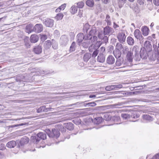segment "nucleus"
<instances>
[{
	"label": "nucleus",
	"mask_w": 159,
	"mask_h": 159,
	"mask_svg": "<svg viewBox=\"0 0 159 159\" xmlns=\"http://www.w3.org/2000/svg\"><path fill=\"white\" fill-rule=\"evenodd\" d=\"M33 139H34V143L37 144L40 141V139L44 140L46 138V135L45 134L42 132H40L37 134V136L33 137Z\"/></svg>",
	"instance_id": "nucleus-1"
},
{
	"label": "nucleus",
	"mask_w": 159,
	"mask_h": 159,
	"mask_svg": "<svg viewBox=\"0 0 159 159\" xmlns=\"http://www.w3.org/2000/svg\"><path fill=\"white\" fill-rule=\"evenodd\" d=\"M98 38L102 40V43H106L108 42V37L105 35L102 31L99 32L98 35Z\"/></svg>",
	"instance_id": "nucleus-2"
},
{
	"label": "nucleus",
	"mask_w": 159,
	"mask_h": 159,
	"mask_svg": "<svg viewBox=\"0 0 159 159\" xmlns=\"http://www.w3.org/2000/svg\"><path fill=\"white\" fill-rule=\"evenodd\" d=\"M69 40L68 36L65 35H62L60 39V44L62 46H66L68 44Z\"/></svg>",
	"instance_id": "nucleus-3"
},
{
	"label": "nucleus",
	"mask_w": 159,
	"mask_h": 159,
	"mask_svg": "<svg viewBox=\"0 0 159 159\" xmlns=\"http://www.w3.org/2000/svg\"><path fill=\"white\" fill-rule=\"evenodd\" d=\"M117 39L119 42L123 43L125 42L126 36L125 34V31H122L121 32H120L117 36Z\"/></svg>",
	"instance_id": "nucleus-4"
},
{
	"label": "nucleus",
	"mask_w": 159,
	"mask_h": 159,
	"mask_svg": "<svg viewBox=\"0 0 159 159\" xmlns=\"http://www.w3.org/2000/svg\"><path fill=\"white\" fill-rule=\"evenodd\" d=\"M101 44L100 41H98L95 44H92L89 47V51L92 52L98 49L100 47Z\"/></svg>",
	"instance_id": "nucleus-5"
},
{
	"label": "nucleus",
	"mask_w": 159,
	"mask_h": 159,
	"mask_svg": "<svg viewBox=\"0 0 159 159\" xmlns=\"http://www.w3.org/2000/svg\"><path fill=\"white\" fill-rule=\"evenodd\" d=\"M60 134V133L57 129H52V131L48 134L50 137L57 138Z\"/></svg>",
	"instance_id": "nucleus-6"
},
{
	"label": "nucleus",
	"mask_w": 159,
	"mask_h": 159,
	"mask_svg": "<svg viewBox=\"0 0 159 159\" xmlns=\"http://www.w3.org/2000/svg\"><path fill=\"white\" fill-rule=\"evenodd\" d=\"M143 49L146 50L147 51L149 52L152 50V46L150 44V41H146L143 44Z\"/></svg>",
	"instance_id": "nucleus-7"
},
{
	"label": "nucleus",
	"mask_w": 159,
	"mask_h": 159,
	"mask_svg": "<svg viewBox=\"0 0 159 159\" xmlns=\"http://www.w3.org/2000/svg\"><path fill=\"white\" fill-rule=\"evenodd\" d=\"M54 23V21L53 19L48 18L45 19L43 23L46 26L52 27Z\"/></svg>",
	"instance_id": "nucleus-8"
},
{
	"label": "nucleus",
	"mask_w": 159,
	"mask_h": 159,
	"mask_svg": "<svg viewBox=\"0 0 159 159\" xmlns=\"http://www.w3.org/2000/svg\"><path fill=\"white\" fill-rule=\"evenodd\" d=\"M114 30L111 27L109 26H106L104 28L103 32L105 35L107 36H110L113 32Z\"/></svg>",
	"instance_id": "nucleus-9"
},
{
	"label": "nucleus",
	"mask_w": 159,
	"mask_h": 159,
	"mask_svg": "<svg viewBox=\"0 0 159 159\" xmlns=\"http://www.w3.org/2000/svg\"><path fill=\"white\" fill-rule=\"evenodd\" d=\"M43 30V26L41 24H36L34 27L33 31L36 33H39Z\"/></svg>",
	"instance_id": "nucleus-10"
},
{
	"label": "nucleus",
	"mask_w": 159,
	"mask_h": 159,
	"mask_svg": "<svg viewBox=\"0 0 159 159\" xmlns=\"http://www.w3.org/2000/svg\"><path fill=\"white\" fill-rule=\"evenodd\" d=\"M134 35L135 38L138 39L141 41L143 39V38L142 36L141 32L138 29H136L134 32Z\"/></svg>",
	"instance_id": "nucleus-11"
},
{
	"label": "nucleus",
	"mask_w": 159,
	"mask_h": 159,
	"mask_svg": "<svg viewBox=\"0 0 159 159\" xmlns=\"http://www.w3.org/2000/svg\"><path fill=\"white\" fill-rule=\"evenodd\" d=\"M85 40H90L91 42H94L97 40V37L89 34V33L86 37H85Z\"/></svg>",
	"instance_id": "nucleus-12"
},
{
	"label": "nucleus",
	"mask_w": 159,
	"mask_h": 159,
	"mask_svg": "<svg viewBox=\"0 0 159 159\" xmlns=\"http://www.w3.org/2000/svg\"><path fill=\"white\" fill-rule=\"evenodd\" d=\"M148 51L141 48L140 51V57L143 59H146L148 57Z\"/></svg>",
	"instance_id": "nucleus-13"
},
{
	"label": "nucleus",
	"mask_w": 159,
	"mask_h": 159,
	"mask_svg": "<svg viewBox=\"0 0 159 159\" xmlns=\"http://www.w3.org/2000/svg\"><path fill=\"white\" fill-rule=\"evenodd\" d=\"M141 31L144 36H146L148 35L149 30L147 26H143L141 28Z\"/></svg>",
	"instance_id": "nucleus-14"
},
{
	"label": "nucleus",
	"mask_w": 159,
	"mask_h": 159,
	"mask_svg": "<svg viewBox=\"0 0 159 159\" xmlns=\"http://www.w3.org/2000/svg\"><path fill=\"white\" fill-rule=\"evenodd\" d=\"M106 61L109 64H112L115 62V59L113 56L109 55L107 58Z\"/></svg>",
	"instance_id": "nucleus-15"
},
{
	"label": "nucleus",
	"mask_w": 159,
	"mask_h": 159,
	"mask_svg": "<svg viewBox=\"0 0 159 159\" xmlns=\"http://www.w3.org/2000/svg\"><path fill=\"white\" fill-rule=\"evenodd\" d=\"M93 42H91L89 40H85L84 39V41L82 43V46L85 48H87L91 44H92Z\"/></svg>",
	"instance_id": "nucleus-16"
},
{
	"label": "nucleus",
	"mask_w": 159,
	"mask_h": 159,
	"mask_svg": "<svg viewBox=\"0 0 159 159\" xmlns=\"http://www.w3.org/2000/svg\"><path fill=\"white\" fill-rule=\"evenodd\" d=\"M77 42L79 43L81 42L83 39H84L85 37L84 35L82 33H79L77 36Z\"/></svg>",
	"instance_id": "nucleus-17"
},
{
	"label": "nucleus",
	"mask_w": 159,
	"mask_h": 159,
	"mask_svg": "<svg viewBox=\"0 0 159 159\" xmlns=\"http://www.w3.org/2000/svg\"><path fill=\"white\" fill-rule=\"evenodd\" d=\"M38 37L35 34L32 35L30 37V41L32 43H35L38 41Z\"/></svg>",
	"instance_id": "nucleus-18"
},
{
	"label": "nucleus",
	"mask_w": 159,
	"mask_h": 159,
	"mask_svg": "<svg viewBox=\"0 0 159 159\" xmlns=\"http://www.w3.org/2000/svg\"><path fill=\"white\" fill-rule=\"evenodd\" d=\"M33 25L31 24H30L26 25L25 27L26 32L30 33L33 31Z\"/></svg>",
	"instance_id": "nucleus-19"
},
{
	"label": "nucleus",
	"mask_w": 159,
	"mask_h": 159,
	"mask_svg": "<svg viewBox=\"0 0 159 159\" xmlns=\"http://www.w3.org/2000/svg\"><path fill=\"white\" fill-rule=\"evenodd\" d=\"M34 51L36 54H39L42 52V47L40 45L36 46L34 48Z\"/></svg>",
	"instance_id": "nucleus-20"
},
{
	"label": "nucleus",
	"mask_w": 159,
	"mask_h": 159,
	"mask_svg": "<svg viewBox=\"0 0 159 159\" xmlns=\"http://www.w3.org/2000/svg\"><path fill=\"white\" fill-rule=\"evenodd\" d=\"M16 143L15 141H11L8 142L6 145L7 147L9 148H14L16 145Z\"/></svg>",
	"instance_id": "nucleus-21"
},
{
	"label": "nucleus",
	"mask_w": 159,
	"mask_h": 159,
	"mask_svg": "<svg viewBox=\"0 0 159 159\" xmlns=\"http://www.w3.org/2000/svg\"><path fill=\"white\" fill-rule=\"evenodd\" d=\"M97 61L103 63L105 61V56L102 54H99L98 57Z\"/></svg>",
	"instance_id": "nucleus-22"
},
{
	"label": "nucleus",
	"mask_w": 159,
	"mask_h": 159,
	"mask_svg": "<svg viewBox=\"0 0 159 159\" xmlns=\"http://www.w3.org/2000/svg\"><path fill=\"white\" fill-rule=\"evenodd\" d=\"M29 139L26 136H24L21 139L20 145L28 143L29 142Z\"/></svg>",
	"instance_id": "nucleus-23"
},
{
	"label": "nucleus",
	"mask_w": 159,
	"mask_h": 159,
	"mask_svg": "<svg viewBox=\"0 0 159 159\" xmlns=\"http://www.w3.org/2000/svg\"><path fill=\"white\" fill-rule=\"evenodd\" d=\"M127 43L130 45H133L134 44V39L130 36H128L127 39Z\"/></svg>",
	"instance_id": "nucleus-24"
},
{
	"label": "nucleus",
	"mask_w": 159,
	"mask_h": 159,
	"mask_svg": "<svg viewBox=\"0 0 159 159\" xmlns=\"http://www.w3.org/2000/svg\"><path fill=\"white\" fill-rule=\"evenodd\" d=\"M133 53L131 52L130 51V52H128V53H127L126 58L129 62H131L132 61L133 58Z\"/></svg>",
	"instance_id": "nucleus-25"
},
{
	"label": "nucleus",
	"mask_w": 159,
	"mask_h": 159,
	"mask_svg": "<svg viewBox=\"0 0 159 159\" xmlns=\"http://www.w3.org/2000/svg\"><path fill=\"white\" fill-rule=\"evenodd\" d=\"M103 120V119L101 117H97L95 118L93 120L95 124H99L101 123Z\"/></svg>",
	"instance_id": "nucleus-26"
},
{
	"label": "nucleus",
	"mask_w": 159,
	"mask_h": 159,
	"mask_svg": "<svg viewBox=\"0 0 159 159\" xmlns=\"http://www.w3.org/2000/svg\"><path fill=\"white\" fill-rule=\"evenodd\" d=\"M114 55L116 58H119L121 56V52L120 50L116 49L113 52Z\"/></svg>",
	"instance_id": "nucleus-27"
},
{
	"label": "nucleus",
	"mask_w": 159,
	"mask_h": 159,
	"mask_svg": "<svg viewBox=\"0 0 159 159\" xmlns=\"http://www.w3.org/2000/svg\"><path fill=\"white\" fill-rule=\"evenodd\" d=\"M121 116L124 120H130V115L128 114L122 113L121 115Z\"/></svg>",
	"instance_id": "nucleus-28"
},
{
	"label": "nucleus",
	"mask_w": 159,
	"mask_h": 159,
	"mask_svg": "<svg viewBox=\"0 0 159 159\" xmlns=\"http://www.w3.org/2000/svg\"><path fill=\"white\" fill-rule=\"evenodd\" d=\"M51 45V43L50 40H48L45 42L44 44V46L46 49L49 48Z\"/></svg>",
	"instance_id": "nucleus-29"
},
{
	"label": "nucleus",
	"mask_w": 159,
	"mask_h": 159,
	"mask_svg": "<svg viewBox=\"0 0 159 159\" xmlns=\"http://www.w3.org/2000/svg\"><path fill=\"white\" fill-rule=\"evenodd\" d=\"M78 8L75 6H72L70 9V12L72 14L76 13L77 11Z\"/></svg>",
	"instance_id": "nucleus-30"
},
{
	"label": "nucleus",
	"mask_w": 159,
	"mask_h": 159,
	"mask_svg": "<svg viewBox=\"0 0 159 159\" xmlns=\"http://www.w3.org/2000/svg\"><path fill=\"white\" fill-rule=\"evenodd\" d=\"M91 57V54L89 53L85 54L83 57V59L84 61L87 62Z\"/></svg>",
	"instance_id": "nucleus-31"
},
{
	"label": "nucleus",
	"mask_w": 159,
	"mask_h": 159,
	"mask_svg": "<svg viewBox=\"0 0 159 159\" xmlns=\"http://www.w3.org/2000/svg\"><path fill=\"white\" fill-rule=\"evenodd\" d=\"M86 4L89 7H93L94 4L93 0H88L86 1Z\"/></svg>",
	"instance_id": "nucleus-32"
},
{
	"label": "nucleus",
	"mask_w": 159,
	"mask_h": 159,
	"mask_svg": "<svg viewBox=\"0 0 159 159\" xmlns=\"http://www.w3.org/2000/svg\"><path fill=\"white\" fill-rule=\"evenodd\" d=\"M24 40L25 45L27 48H30V42H29V38L27 37H25Z\"/></svg>",
	"instance_id": "nucleus-33"
},
{
	"label": "nucleus",
	"mask_w": 159,
	"mask_h": 159,
	"mask_svg": "<svg viewBox=\"0 0 159 159\" xmlns=\"http://www.w3.org/2000/svg\"><path fill=\"white\" fill-rule=\"evenodd\" d=\"M73 124L71 123H68L66 125V127L69 130H71L73 128Z\"/></svg>",
	"instance_id": "nucleus-34"
},
{
	"label": "nucleus",
	"mask_w": 159,
	"mask_h": 159,
	"mask_svg": "<svg viewBox=\"0 0 159 159\" xmlns=\"http://www.w3.org/2000/svg\"><path fill=\"white\" fill-rule=\"evenodd\" d=\"M63 15L62 13H60L57 14L55 17V18L57 20L62 19L63 17Z\"/></svg>",
	"instance_id": "nucleus-35"
},
{
	"label": "nucleus",
	"mask_w": 159,
	"mask_h": 159,
	"mask_svg": "<svg viewBox=\"0 0 159 159\" xmlns=\"http://www.w3.org/2000/svg\"><path fill=\"white\" fill-rule=\"evenodd\" d=\"M143 118L145 120L152 121L153 120L152 118L150 116L147 115H144L142 116Z\"/></svg>",
	"instance_id": "nucleus-36"
},
{
	"label": "nucleus",
	"mask_w": 159,
	"mask_h": 159,
	"mask_svg": "<svg viewBox=\"0 0 159 159\" xmlns=\"http://www.w3.org/2000/svg\"><path fill=\"white\" fill-rule=\"evenodd\" d=\"M46 111V107L44 106H42L37 110V111L38 113L45 111Z\"/></svg>",
	"instance_id": "nucleus-37"
},
{
	"label": "nucleus",
	"mask_w": 159,
	"mask_h": 159,
	"mask_svg": "<svg viewBox=\"0 0 159 159\" xmlns=\"http://www.w3.org/2000/svg\"><path fill=\"white\" fill-rule=\"evenodd\" d=\"M112 119L116 122H119L120 121V118L118 115L113 116L112 117Z\"/></svg>",
	"instance_id": "nucleus-38"
},
{
	"label": "nucleus",
	"mask_w": 159,
	"mask_h": 159,
	"mask_svg": "<svg viewBox=\"0 0 159 159\" xmlns=\"http://www.w3.org/2000/svg\"><path fill=\"white\" fill-rule=\"evenodd\" d=\"M75 43L73 42L72 43L71 46H70V52H73L75 51Z\"/></svg>",
	"instance_id": "nucleus-39"
},
{
	"label": "nucleus",
	"mask_w": 159,
	"mask_h": 159,
	"mask_svg": "<svg viewBox=\"0 0 159 159\" xmlns=\"http://www.w3.org/2000/svg\"><path fill=\"white\" fill-rule=\"evenodd\" d=\"M139 117V115L135 111H133L130 115V117L134 119L138 118Z\"/></svg>",
	"instance_id": "nucleus-40"
},
{
	"label": "nucleus",
	"mask_w": 159,
	"mask_h": 159,
	"mask_svg": "<svg viewBox=\"0 0 159 159\" xmlns=\"http://www.w3.org/2000/svg\"><path fill=\"white\" fill-rule=\"evenodd\" d=\"M123 52L124 53H127L128 52H130L129 48L127 46H123Z\"/></svg>",
	"instance_id": "nucleus-41"
},
{
	"label": "nucleus",
	"mask_w": 159,
	"mask_h": 159,
	"mask_svg": "<svg viewBox=\"0 0 159 159\" xmlns=\"http://www.w3.org/2000/svg\"><path fill=\"white\" fill-rule=\"evenodd\" d=\"M139 51V47L137 45L134 46L132 48V51L134 52L135 54L136 55L138 53Z\"/></svg>",
	"instance_id": "nucleus-42"
},
{
	"label": "nucleus",
	"mask_w": 159,
	"mask_h": 159,
	"mask_svg": "<svg viewBox=\"0 0 159 159\" xmlns=\"http://www.w3.org/2000/svg\"><path fill=\"white\" fill-rule=\"evenodd\" d=\"M123 46L121 43H117L116 46V49L120 50L122 48Z\"/></svg>",
	"instance_id": "nucleus-43"
},
{
	"label": "nucleus",
	"mask_w": 159,
	"mask_h": 159,
	"mask_svg": "<svg viewBox=\"0 0 159 159\" xmlns=\"http://www.w3.org/2000/svg\"><path fill=\"white\" fill-rule=\"evenodd\" d=\"M96 105V103L94 102H89L87 103H85L84 104V106L85 107H86L87 106H88L89 107H94Z\"/></svg>",
	"instance_id": "nucleus-44"
},
{
	"label": "nucleus",
	"mask_w": 159,
	"mask_h": 159,
	"mask_svg": "<svg viewBox=\"0 0 159 159\" xmlns=\"http://www.w3.org/2000/svg\"><path fill=\"white\" fill-rule=\"evenodd\" d=\"M77 5V7L79 8H82L84 6V2L81 1L78 3H76Z\"/></svg>",
	"instance_id": "nucleus-45"
},
{
	"label": "nucleus",
	"mask_w": 159,
	"mask_h": 159,
	"mask_svg": "<svg viewBox=\"0 0 159 159\" xmlns=\"http://www.w3.org/2000/svg\"><path fill=\"white\" fill-rule=\"evenodd\" d=\"M97 31L95 27H94L92 28L89 32V34L92 35L93 36L94 35Z\"/></svg>",
	"instance_id": "nucleus-46"
},
{
	"label": "nucleus",
	"mask_w": 159,
	"mask_h": 159,
	"mask_svg": "<svg viewBox=\"0 0 159 159\" xmlns=\"http://www.w3.org/2000/svg\"><path fill=\"white\" fill-rule=\"evenodd\" d=\"M114 89L113 85L107 86L105 88V89L108 91L113 90Z\"/></svg>",
	"instance_id": "nucleus-47"
},
{
	"label": "nucleus",
	"mask_w": 159,
	"mask_h": 159,
	"mask_svg": "<svg viewBox=\"0 0 159 159\" xmlns=\"http://www.w3.org/2000/svg\"><path fill=\"white\" fill-rule=\"evenodd\" d=\"M93 53L92 55V57H95L99 53V50L98 49L93 52Z\"/></svg>",
	"instance_id": "nucleus-48"
},
{
	"label": "nucleus",
	"mask_w": 159,
	"mask_h": 159,
	"mask_svg": "<svg viewBox=\"0 0 159 159\" xmlns=\"http://www.w3.org/2000/svg\"><path fill=\"white\" fill-rule=\"evenodd\" d=\"M122 63V62L120 59H117L116 61V64L117 66H120Z\"/></svg>",
	"instance_id": "nucleus-49"
},
{
	"label": "nucleus",
	"mask_w": 159,
	"mask_h": 159,
	"mask_svg": "<svg viewBox=\"0 0 159 159\" xmlns=\"http://www.w3.org/2000/svg\"><path fill=\"white\" fill-rule=\"evenodd\" d=\"M114 90H118V89L121 88L122 87V85L121 84L118 85H113Z\"/></svg>",
	"instance_id": "nucleus-50"
},
{
	"label": "nucleus",
	"mask_w": 159,
	"mask_h": 159,
	"mask_svg": "<svg viewBox=\"0 0 159 159\" xmlns=\"http://www.w3.org/2000/svg\"><path fill=\"white\" fill-rule=\"evenodd\" d=\"M47 36L46 35H41V39L42 41H44L47 39Z\"/></svg>",
	"instance_id": "nucleus-51"
},
{
	"label": "nucleus",
	"mask_w": 159,
	"mask_h": 159,
	"mask_svg": "<svg viewBox=\"0 0 159 159\" xmlns=\"http://www.w3.org/2000/svg\"><path fill=\"white\" fill-rule=\"evenodd\" d=\"M6 149L5 146L4 144H1L0 145V150H3Z\"/></svg>",
	"instance_id": "nucleus-52"
},
{
	"label": "nucleus",
	"mask_w": 159,
	"mask_h": 159,
	"mask_svg": "<svg viewBox=\"0 0 159 159\" xmlns=\"http://www.w3.org/2000/svg\"><path fill=\"white\" fill-rule=\"evenodd\" d=\"M52 48L54 49H56L58 48V45L57 43H55L52 44Z\"/></svg>",
	"instance_id": "nucleus-53"
},
{
	"label": "nucleus",
	"mask_w": 159,
	"mask_h": 159,
	"mask_svg": "<svg viewBox=\"0 0 159 159\" xmlns=\"http://www.w3.org/2000/svg\"><path fill=\"white\" fill-rule=\"evenodd\" d=\"M155 59H156L159 63V52L155 54Z\"/></svg>",
	"instance_id": "nucleus-54"
},
{
	"label": "nucleus",
	"mask_w": 159,
	"mask_h": 159,
	"mask_svg": "<svg viewBox=\"0 0 159 159\" xmlns=\"http://www.w3.org/2000/svg\"><path fill=\"white\" fill-rule=\"evenodd\" d=\"M152 159H159V153L153 156Z\"/></svg>",
	"instance_id": "nucleus-55"
},
{
	"label": "nucleus",
	"mask_w": 159,
	"mask_h": 159,
	"mask_svg": "<svg viewBox=\"0 0 159 159\" xmlns=\"http://www.w3.org/2000/svg\"><path fill=\"white\" fill-rule=\"evenodd\" d=\"M66 7V4H63L61 6L59 7L60 8V9H61V10H63Z\"/></svg>",
	"instance_id": "nucleus-56"
},
{
	"label": "nucleus",
	"mask_w": 159,
	"mask_h": 159,
	"mask_svg": "<svg viewBox=\"0 0 159 159\" xmlns=\"http://www.w3.org/2000/svg\"><path fill=\"white\" fill-rule=\"evenodd\" d=\"M153 2L156 5H159V0H153Z\"/></svg>",
	"instance_id": "nucleus-57"
},
{
	"label": "nucleus",
	"mask_w": 159,
	"mask_h": 159,
	"mask_svg": "<svg viewBox=\"0 0 159 159\" xmlns=\"http://www.w3.org/2000/svg\"><path fill=\"white\" fill-rule=\"evenodd\" d=\"M144 0H138V2L140 5H143V4Z\"/></svg>",
	"instance_id": "nucleus-58"
},
{
	"label": "nucleus",
	"mask_w": 159,
	"mask_h": 159,
	"mask_svg": "<svg viewBox=\"0 0 159 159\" xmlns=\"http://www.w3.org/2000/svg\"><path fill=\"white\" fill-rule=\"evenodd\" d=\"M126 0H118V2L120 4L124 3L125 2Z\"/></svg>",
	"instance_id": "nucleus-59"
},
{
	"label": "nucleus",
	"mask_w": 159,
	"mask_h": 159,
	"mask_svg": "<svg viewBox=\"0 0 159 159\" xmlns=\"http://www.w3.org/2000/svg\"><path fill=\"white\" fill-rule=\"evenodd\" d=\"M105 21L107 22V25H111V21L110 20V19L109 20L107 19V20H105Z\"/></svg>",
	"instance_id": "nucleus-60"
},
{
	"label": "nucleus",
	"mask_w": 159,
	"mask_h": 159,
	"mask_svg": "<svg viewBox=\"0 0 159 159\" xmlns=\"http://www.w3.org/2000/svg\"><path fill=\"white\" fill-rule=\"evenodd\" d=\"M40 73L41 75H43L45 74H47L48 73L46 71H45L44 70H41L40 72Z\"/></svg>",
	"instance_id": "nucleus-61"
},
{
	"label": "nucleus",
	"mask_w": 159,
	"mask_h": 159,
	"mask_svg": "<svg viewBox=\"0 0 159 159\" xmlns=\"http://www.w3.org/2000/svg\"><path fill=\"white\" fill-rule=\"evenodd\" d=\"M113 27L115 29H116L117 27H119V26L114 22Z\"/></svg>",
	"instance_id": "nucleus-62"
},
{
	"label": "nucleus",
	"mask_w": 159,
	"mask_h": 159,
	"mask_svg": "<svg viewBox=\"0 0 159 159\" xmlns=\"http://www.w3.org/2000/svg\"><path fill=\"white\" fill-rule=\"evenodd\" d=\"M100 107V108L101 109H102L103 110H105V109H106L107 108V107L106 106H101Z\"/></svg>",
	"instance_id": "nucleus-63"
},
{
	"label": "nucleus",
	"mask_w": 159,
	"mask_h": 159,
	"mask_svg": "<svg viewBox=\"0 0 159 159\" xmlns=\"http://www.w3.org/2000/svg\"><path fill=\"white\" fill-rule=\"evenodd\" d=\"M61 10V9H60V8L58 7L56 10L55 11L56 12H57L60 11Z\"/></svg>",
	"instance_id": "nucleus-64"
}]
</instances>
